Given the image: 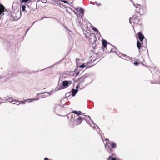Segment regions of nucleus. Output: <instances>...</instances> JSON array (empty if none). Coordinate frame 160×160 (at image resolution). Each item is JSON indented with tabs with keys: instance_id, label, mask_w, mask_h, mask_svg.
I'll return each instance as SVG.
<instances>
[{
	"instance_id": "obj_9",
	"label": "nucleus",
	"mask_w": 160,
	"mask_h": 160,
	"mask_svg": "<svg viewBox=\"0 0 160 160\" xmlns=\"http://www.w3.org/2000/svg\"><path fill=\"white\" fill-rule=\"evenodd\" d=\"M116 147V143L114 142H112L111 143V146H109L108 147V148L109 149L111 150L112 148H115Z\"/></svg>"
},
{
	"instance_id": "obj_47",
	"label": "nucleus",
	"mask_w": 160,
	"mask_h": 160,
	"mask_svg": "<svg viewBox=\"0 0 160 160\" xmlns=\"http://www.w3.org/2000/svg\"><path fill=\"white\" fill-rule=\"evenodd\" d=\"M41 94V93H38V94H37V95H39Z\"/></svg>"
},
{
	"instance_id": "obj_6",
	"label": "nucleus",
	"mask_w": 160,
	"mask_h": 160,
	"mask_svg": "<svg viewBox=\"0 0 160 160\" xmlns=\"http://www.w3.org/2000/svg\"><path fill=\"white\" fill-rule=\"evenodd\" d=\"M119 57L120 58H121L122 59H125L128 61L129 60L131 59V58L130 57L127 55L125 54H120Z\"/></svg>"
},
{
	"instance_id": "obj_20",
	"label": "nucleus",
	"mask_w": 160,
	"mask_h": 160,
	"mask_svg": "<svg viewBox=\"0 0 160 160\" xmlns=\"http://www.w3.org/2000/svg\"><path fill=\"white\" fill-rule=\"evenodd\" d=\"M95 3L98 7H99L102 5V4L100 3H98L96 1L95 2Z\"/></svg>"
},
{
	"instance_id": "obj_25",
	"label": "nucleus",
	"mask_w": 160,
	"mask_h": 160,
	"mask_svg": "<svg viewBox=\"0 0 160 160\" xmlns=\"http://www.w3.org/2000/svg\"><path fill=\"white\" fill-rule=\"evenodd\" d=\"M26 102V100L24 101H21L19 102L20 103H22L23 104H25V102Z\"/></svg>"
},
{
	"instance_id": "obj_52",
	"label": "nucleus",
	"mask_w": 160,
	"mask_h": 160,
	"mask_svg": "<svg viewBox=\"0 0 160 160\" xmlns=\"http://www.w3.org/2000/svg\"><path fill=\"white\" fill-rule=\"evenodd\" d=\"M15 104H18V102L16 103H15Z\"/></svg>"
},
{
	"instance_id": "obj_28",
	"label": "nucleus",
	"mask_w": 160,
	"mask_h": 160,
	"mask_svg": "<svg viewBox=\"0 0 160 160\" xmlns=\"http://www.w3.org/2000/svg\"><path fill=\"white\" fill-rule=\"evenodd\" d=\"M81 113L82 112L81 111H79V112H78V114H77V116H79V115H81Z\"/></svg>"
},
{
	"instance_id": "obj_31",
	"label": "nucleus",
	"mask_w": 160,
	"mask_h": 160,
	"mask_svg": "<svg viewBox=\"0 0 160 160\" xmlns=\"http://www.w3.org/2000/svg\"><path fill=\"white\" fill-rule=\"evenodd\" d=\"M49 18V17H46L45 16L43 17L41 19V20H42L44 18Z\"/></svg>"
},
{
	"instance_id": "obj_53",
	"label": "nucleus",
	"mask_w": 160,
	"mask_h": 160,
	"mask_svg": "<svg viewBox=\"0 0 160 160\" xmlns=\"http://www.w3.org/2000/svg\"><path fill=\"white\" fill-rule=\"evenodd\" d=\"M84 113H83V115H84Z\"/></svg>"
},
{
	"instance_id": "obj_13",
	"label": "nucleus",
	"mask_w": 160,
	"mask_h": 160,
	"mask_svg": "<svg viewBox=\"0 0 160 160\" xmlns=\"http://www.w3.org/2000/svg\"><path fill=\"white\" fill-rule=\"evenodd\" d=\"M89 124L90 125V126L91 127H92L94 128H95V125L97 126V127L98 128H99L98 126L97 125L93 122H90V123H89Z\"/></svg>"
},
{
	"instance_id": "obj_48",
	"label": "nucleus",
	"mask_w": 160,
	"mask_h": 160,
	"mask_svg": "<svg viewBox=\"0 0 160 160\" xmlns=\"http://www.w3.org/2000/svg\"><path fill=\"white\" fill-rule=\"evenodd\" d=\"M45 2V1H41V2Z\"/></svg>"
},
{
	"instance_id": "obj_42",
	"label": "nucleus",
	"mask_w": 160,
	"mask_h": 160,
	"mask_svg": "<svg viewBox=\"0 0 160 160\" xmlns=\"http://www.w3.org/2000/svg\"><path fill=\"white\" fill-rule=\"evenodd\" d=\"M113 52V51H112V49H111L109 52Z\"/></svg>"
},
{
	"instance_id": "obj_12",
	"label": "nucleus",
	"mask_w": 160,
	"mask_h": 160,
	"mask_svg": "<svg viewBox=\"0 0 160 160\" xmlns=\"http://www.w3.org/2000/svg\"><path fill=\"white\" fill-rule=\"evenodd\" d=\"M107 42L105 40H103L102 42V46L104 48H105L107 47Z\"/></svg>"
},
{
	"instance_id": "obj_5",
	"label": "nucleus",
	"mask_w": 160,
	"mask_h": 160,
	"mask_svg": "<svg viewBox=\"0 0 160 160\" xmlns=\"http://www.w3.org/2000/svg\"><path fill=\"white\" fill-rule=\"evenodd\" d=\"M11 99V100H9V102H11L12 104H15L16 103L18 102V104H17V105H19L20 104L19 101L18 100H16L15 99L13 100L12 99V98H11L10 97H9L8 96H7V97H5L4 99H6V100L7 101V99Z\"/></svg>"
},
{
	"instance_id": "obj_11",
	"label": "nucleus",
	"mask_w": 160,
	"mask_h": 160,
	"mask_svg": "<svg viewBox=\"0 0 160 160\" xmlns=\"http://www.w3.org/2000/svg\"><path fill=\"white\" fill-rule=\"evenodd\" d=\"M76 10H77L78 11L79 10V12L82 14H83L84 13V10L82 8H78L77 7L76 8Z\"/></svg>"
},
{
	"instance_id": "obj_50",
	"label": "nucleus",
	"mask_w": 160,
	"mask_h": 160,
	"mask_svg": "<svg viewBox=\"0 0 160 160\" xmlns=\"http://www.w3.org/2000/svg\"><path fill=\"white\" fill-rule=\"evenodd\" d=\"M67 118H69V116H68V117H67Z\"/></svg>"
},
{
	"instance_id": "obj_33",
	"label": "nucleus",
	"mask_w": 160,
	"mask_h": 160,
	"mask_svg": "<svg viewBox=\"0 0 160 160\" xmlns=\"http://www.w3.org/2000/svg\"><path fill=\"white\" fill-rule=\"evenodd\" d=\"M30 28H28V29H27V30H26V33H25V35L26 34H27V32H28V31H29V30L30 29Z\"/></svg>"
},
{
	"instance_id": "obj_36",
	"label": "nucleus",
	"mask_w": 160,
	"mask_h": 160,
	"mask_svg": "<svg viewBox=\"0 0 160 160\" xmlns=\"http://www.w3.org/2000/svg\"><path fill=\"white\" fill-rule=\"evenodd\" d=\"M150 82L152 84H154L156 83L155 82H154L152 81H151Z\"/></svg>"
},
{
	"instance_id": "obj_24",
	"label": "nucleus",
	"mask_w": 160,
	"mask_h": 160,
	"mask_svg": "<svg viewBox=\"0 0 160 160\" xmlns=\"http://www.w3.org/2000/svg\"><path fill=\"white\" fill-rule=\"evenodd\" d=\"M133 64L135 66H138L139 64V63L137 61H135L134 62Z\"/></svg>"
},
{
	"instance_id": "obj_26",
	"label": "nucleus",
	"mask_w": 160,
	"mask_h": 160,
	"mask_svg": "<svg viewBox=\"0 0 160 160\" xmlns=\"http://www.w3.org/2000/svg\"><path fill=\"white\" fill-rule=\"evenodd\" d=\"M72 112L75 114H76L77 115V114H78V112L76 110L72 111Z\"/></svg>"
},
{
	"instance_id": "obj_44",
	"label": "nucleus",
	"mask_w": 160,
	"mask_h": 160,
	"mask_svg": "<svg viewBox=\"0 0 160 160\" xmlns=\"http://www.w3.org/2000/svg\"><path fill=\"white\" fill-rule=\"evenodd\" d=\"M46 97V96H44V95H43V96H42V98H44V97Z\"/></svg>"
},
{
	"instance_id": "obj_19",
	"label": "nucleus",
	"mask_w": 160,
	"mask_h": 160,
	"mask_svg": "<svg viewBox=\"0 0 160 160\" xmlns=\"http://www.w3.org/2000/svg\"><path fill=\"white\" fill-rule=\"evenodd\" d=\"M22 10L23 12L25 11L26 8L25 5H22L21 6Z\"/></svg>"
},
{
	"instance_id": "obj_22",
	"label": "nucleus",
	"mask_w": 160,
	"mask_h": 160,
	"mask_svg": "<svg viewBox=\"0 0 160 160\" xmlns=\"http://www.w3.org/2000/svg\"><path fill=\"white\" fill-rule=\"evenodd\" d=\"M85 66H86V65L84 64H83L81 65H80L79 67V68H84V67H85Z\"/></svg>"
},
{
	"instance_id": "obj_49",
	"label": "nucleus",
	"mask_w": 160,
	"mask_h": 160,
	"mask_svg": "<svg viewBox=\"0 0 160 160\" xmlns=\"http://www.w3.org/2000/svg\"><path fill=\"white\" fill-rule=\"evenodd\" d=\"M35 22H33V24H32V25H33L34 24V23H35Z\"/></svg>"
},
{
	"instance_id": "obj_27",
	"label": "nucleus",
	"mask_w": 160,
	"mask_h": 160,
	"mask_svg": "<svg viewBox=\"0 0 160 160\" xmlns=\"http://www.w3.org/2000/svg\"><path fill=\"white\" fill-rule=\"evenodd\" d=\"M105 140H106V141H107V143L105 144V146L106 147V146L108 145H107V143H108V142H109V141L108 139H105Z\"/></svg>"
},
{
	"instance_id": "obj_3",
	"label": "nucleus",
	"mask_w": 160,
	"mask_h": 160,
	"mask_svg": "<svg viewBox=\"0 0 160 160\" xmlns=\"http://www.w3.org/2000/svg\"><path fill=\"white\" fill-rule=\"evenodd\" d=\"M136 8L135 11L140 15L143 14L144 12V8L138 4H136L135 5Z\"/></svg>"
},
{
	"instance_id": "obj_34",
	"label": "nucleus",
	"mask_w": 160,
	"mask_h": 160,
	"mask_svg": "<svg viewBox=\"0 0 160 160\" xmlns=\"http://www.w3.org/2000/svg\"><path fill=\"white\" fill-rule=\"evenodd\" d=\"M90 4H93V5H94V4H95V2H90Z\"/></svg>"
},
{
	"instance_id": "obj_8",
	"label": "nucleus",
	"mask_w": 160,
	"mask_h": 160,
	"mask_svg": "<svg viewBox=\"0 0 160 160\" xmlns=\"http://www.w3.org/2000/svg\"><path fill=\"white\" fill-rule=\"evenodd\" d=\"M62 108H61V106L57 105L55 107L54 111L56 112V113L57 112H59L61 110Z\"/></svg>"
},
{
	"instance_id": "obj_32",
	"label": "nucleus",
	"mask_w": 160,
	"mask_h": 160,
	"mask_svg": "<svg viewBox=\"0 0 160 160\" xmlns=\"http://www.w3.org/2000/svg\"><path fill=\"white\" fill-rule=\"evenodd\" d=\"M40 0L41 1H45V2H42V3H46L47 2V0Z\"/></svg>"
},
{
	"instance_id": "obj_17",
	"label": "nucleus",
	"mask_w": 160,
	"mask_h": 160,
	"mask_svg": "<svg viewBox=\"0 0 160 160\" xmlns=\"http://www.w3.org/2000/svg\"><path fill=\"white\" fill-rule=\"evenodd\" d=\"M108 160H117L115 157H112L111 156H110L108 158Z\"/></svg>"
},
{
	"instance_id": "obj_37",
	"label": "nucleus",
	"mask_w": 160,
	"mask_h": 160,
	"mask_svg": "<svg viewBox=\"0 0 160 160\" xmlns=\"http://www.w3.org/2000/svg\"><path fill=\"white\" fill-rule=\"evenodd\" d=\"M79 73V72H77L76 73V76H78Z\"/></svg>"
},
{
	"instance_id": "obj_38",
	"label": "nucleus",
	"mask_w": 160,
	"mask_h": 160,
	"mask_svg": "<svg viewBox=\"0 0 160 160\" xmlns=\"http://www.w3.org/2000/svg\"><path fill=\"white\" fill-rule=\"evenodd\" d=\"M78 85H77L76 87V89H77V90H78Z\"/></svg>"
},
{
	"instance_id": "obj_41",
	"label": "nucleus",
	"mask_w": 160,
	"mask_h": 160,
	"mask_svg": "<svg viewBox=\"0 0 160 160\" xmlns=\"http://www.w3.org/2000/svg\"><path fill=\"white\" fill-rule=\"evenodd\" d=\"M78 60V61H79V59H76V62H77V61Z\"/></svg>"
},
{
	"instance_id": "obj_10",
	"label": "nucleus",
	"mask_w": 160,
	"mask_h": 160,
	"mask_svg": "<svg viewBox=\"0 0 160 160\" xmlns=\"http://www.w3.org/2000/svg\"><path fill=\"white\" fill-rule=\"evenodd\" d=\"M78 92V90L77 89H73L71 90L72 92V97H74L76 94Z\"/></svg>"
},
{
	"instance_id": "obj_18",
	"label": "nucleus",
	"mask_w": 160,
	"mask_h": 160,
	"mask_svg": "<svg viewBox=\"0 0 160 160\" xmlns=\"http://www.w3.org/2000/svg\"><path fill=\"white\" fill-rule=\"evenodd\" d=\"M92 28L94 32H96L98 34H100L99 32L96 28L94 27H93Z\"/></svg>"
},
{
	"instance_id": "obj_51",
	"label": "nucleus",
	"mask_w": 160,
	"mask_h": 160,
	"mask_svg": "<svg viewBox=\"0 0 160 160\" xmlns=\"http://www.w3.org/2000/svg\"><path fill=\"white\" fill-rule=\"evenodd\" d=\"M2 102H0V104H1V103H2Z\"/></svg>"
},
{
	"instance_id": "obj_4",
	"label": "nucleus",
	"mask_w": 160,
	"mask_h": 160,
	"mask_svg": "<svg viewBox=\"0 0 160 160\" xmlns=\"http://www.w3.org/2000/svg\"><path fill=\"white\" fill-rule=\"evenodd\" d=\"M133 23H137L138 24H140L138 22L139 20L138 18V17L137 16H133L132 17L130 18L129 19V23L131 24V22Z\"/></svg>"
},
{
	"instance_id": "obj_23",
	"label": "nucleus",
	"mask_w": 160,
	"mask_h": 160,
	"mask_svg": "<svg viewBox=\"0 0 160 160\" xmlns=\"http://www.w3.org/2000/svg\"><path fill=\"white\" fill-rule=\"evenodd\" d=\"M85 117H88V118H89L90 120V121H91V122H93V120H92V119H91V117H90L89 116H86V115H85Z\"/></svg>"
},
{
	"instance_id": "obj_43",
	"label": "nucleus",
	"mask_w": 160,
	"mask_h": 160,
	"mask_svg": "<svg viewBox=\"0 0 160 160\" xmlns=\"http://www.w3.org/2000/svg\"><path fill=\"white\" fill-rule=\"evenodd\" d=\"M2 77V76H0V79Z\"/></svg>"
},
{
	"instance_id": "obj_45",
	"label": "nucleus",
	"mask_w": 160,
	"mask_h": 160,
	"mask_svg": "<svg viewBox=\"0 0 160 160\" xmlns=\"http://www.w3.org/2000/svg\"><path fill=\"white\" fill-rule=\"evenodd\" d=\"M9 100H9H11V99H8H8H7V100Z\"/></svg>"
},
{
	"instance_id": "obj_7",
	"label": "nucleus",
	"mask_w": 160,
	"mask_h": 160,
	"mask_svg": "<svg viewBox=\"0 0 160 160\" xmlns=\"http://www.w3.org/2000/svg\"><path fill=\"white\" fill-rule=\"evenodd\" d=\"M138 35L139 39L140 41L142 42H142L143 41L144 38V36L143 35V34H142L140 32L138 33Z\"/></svg>"
},
{
	"instance_id": "obj_14",
	"label": "nucleus",
	"mask_w": 160,
	"mask_h": 160,
	"mask_svg": "<svg viewBox=\"0 0 160 160\" xmlns=\"http://www.w3.org/2000/svg\"><path fill=\"white\" fill-rule=\"evenodd\" d=\"M64 101L62 100L60 102L59 106H61V108H62L64 106L65 102H63Z\"/></svg>"
},
{
	"instance_id": "obj_2",
	"label": "nucleus",
	"mask_w": 160,
	"mask_h": 160,
	"mask_svg": "<svg viewBox=\"0 0 160 160\" xmlns=\"http://www.w3.org/2000/svg\"><path fill=\"white\" fill-rule=\"evenodd\" d=\"M62 85L60 86L58 85L56 88L57 90L61 89H63L68 87L72 83L71 81L65 80L62 82Z\"/></svg>"
},
{
	"instance_id": "obj_46",
	"label": "nucleus",
	"mask_w": 160,
	"mask_h": 160,
	"mask_svg": "<svg viewBox=\"0 0 160 160\" xmlns=\"http://www.w3.org/2000/svg\"><path fill=\"white\" fill-rule=\"evenodd\" d=\"M46 93H47V94H50V93H49V92H46Z\"/></svg>"
},
{
	"instance_id": "obj_16",
	"label": "nucleus",
	"mask_w": 160,
	"mask_h": 160,
	"mask_svg": "<svg viewBox=\"0 0 160 160\" xmlns=\"http://www.w3.org/2000/svg\"><path fill=\"white\" fill-rule=\"evenodd\" d=\"M137 48L139 49H140L141 48V43L139 41H137Z\"/></svg>"
},
{
	"instance_id": "obj_40",
	"label": "nucleus",
	"mask_w": 160,
	"mask_h": 160,
	"mask_svg": "<svg viewBox=\"0 0 160 160\" xmlns=\"http://www.w3.org/2000/svg\"><path fill=\"white\" fill-rule=\"evenodd\" d=\"M0 100H5V99H4H4H2L0 97Z\"/></svg>"
},
{
	"instance_id": "obj_21",
	"label": "nucleus",
	"mask_w": 160,
	"mask_h": 160,
	"mask_svg": "<svg viewBox=\"0 0 160 160\" xmlns=\"http://www.w3.org/2000/svg\"><path fill=\"white\" fill-rule=\"evenodd\" d=\"M30 0H20V1L21 2H27L28 1H30Z\"/></svg>"
},
{
	"instance_id": "obj_1",
	"label": "nucleus",
	"mask_w": 160,
	"mask_h": 160,
	"mask_svg": "<svg viewBox=\"0 0 160 160\" xmlns=\"http://www.w3.org/2000/svg\"><path fill=\"white\" fill-rule=\"evenodd\" d=\"M74 117V122L71 126L74 127L77 125H80L82 122L83 119H85L84 118H82L81 116H75L74 115L72 114L71 116V118H72Z\"/></svg>"
},
{
	"instance_id": "obj_30",
	"label": "nucleus",
	"mask_w": 160,
	"mask_h": 160,
	"mask_svg": "<svg viewBox=\"0 0 160 160\" xmlns=\"http://www.w3.org/2000/svg\"><path fill=\"white\" fill-rule=\"evenodd\" d=\"M70 94V92H68V93H66V96H69V94Z\"/></svg>"
},
{
	"instance_id": "obj_29",
	"label": "nucleus",
	"mask_w": 160,
	"mask_h": 160,
	"mask_svg": "<svg viewBox=\"0 0 160 160\" xmlns=\"http://www.w3.org/2000/svg\"><path fill=\"white\" fill-rule=\"evenodd\" d=\"M61 1L62 2H63L64 3H68V2L66 1L62 0V1Z\"/></svg>"
},
{
	"instance_id": "obj_35",
	"label": "nucleus",
	"mask_w": 160,
	"mask_h": 160,
	"mask_svg": "<svg viewBox=\"0 0 160 160\" xmlns=\"http://www.w3.org/2000/svg\"><path fill=\"white\" fill-rule=\"evenodd\" d=\"M48 160V158L47 157L45 158L44 159V160Z\"/></svg>"
},
{
	"instance_id": "obj_39",
	"label": "nucleus",
	"mask_w": 160,
	"mask_h": 160,
	"mask_svg": "<svg viewBox=\"0 0 160 160\" xmlns=\"http://www.w3.org/2000/svg\"><path fill=\"white\" fill-rule=\"evenodd\" d=\"M46 93V92H42V93H41V94H44Z\"/></svg>"
},
{
	"instance_id": "obj_15",
	"label": "nucleus",
	"mask_w": 160,
	"mask_h": 160,
	"mask_svg": "<svg viewBox=\"0 0 160 160\" xmlns=\"http://www.w3.org/2000/svg\"><path fill=\"white\" fill-rule=\"evenodd\" d=\"M39 99L38 98H33V99H28L26 100V102L28 101V102H33L34 101L38 100Z\"/></svg>"
}]
</instances>
